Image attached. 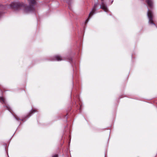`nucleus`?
<instances>
[{"mask_svg": "<svg viewBox=\"0 0 157 157\" xmlns=\"http://www.w3.org/2000/svg\"><path fill=\"white\" fill-rule=\"evenodd\" d=\"M36 0H28L29 6L26 5L22 2H12L10 5H3L0 4V10H4L10 8L15 10H19L24 8V12L28 13L35 11L34 6L36 4Z\"/></svg>", "mask_w": 157, "mask_h": 157, "instance_id": "nucleus-1", "label": "nucleus"}, {"mask_svg": "<svg viewBox=\"0 0 157 157\" xmlns=\"http://www.w3.org/2000/svg\"><path fill=\"white\" fill-rule=\"evenodd\" d=\"M147 15L148 17L149 21L148 23L149 24L151 25H154L155 26L156 25L154 23L153 19V15L152 12L149 10L147 12Z\"/></svg>", "mask_w": 157, "mask_h": 157, "instance_id": "nucleus-2", "label": "nucleus"}, {"mask_svg": "<svg viewBox=\"0 0 157 157\" xmlns=\"http://www.w3.org/2000/svg\"><path fill=\"white\" fill-rule=\"evenodd\" d=\"M37 110L36 109H32L28 114H27L25 116L24 118L22 119H21V121H23L26 120V119L28 118L33 113L36 112H37Z\"/></svg>", "mask_w": 157, "mask_h": 157, "instance_id": "nucleus-3", "label": "nucleus"}, {"mask_svg": "<svg viewBox=\"0 0 157 157\" xmlns=\"http://www.w3.org/2000/svg\"><path fill=\"white\" fill-rule=\"evenodd\" d=\"M98 5V2H97V3L94 4V5L92 9V11H91V12L89 14V17H88V18L86 21L85 24H86L88 22V21L89 19H90V17L95 13L96 10V7Z\"/></svg>", "mask_w": 157, "mask_h": 157, "instance_id": "nucleus-4", "label": "nucleus"}, {"mask_svg": "<svg viewBox=\"0 0 157 157\" xmlns=\"http://www.w3.org/2000/svg\"><path fill=\"white\" fill-rule=\"evenodd\" d=\"M101 3L100 8L102 9L105 12H107L108 11L107 8L106 6L104 0H101Z\"/></svg>", "mask_w": 157, "mask_h": 157, "instance_id": "nucleus-5", "label": "nucleus"}, {"mask_svg": "<svg viewBox=\"0 0 157 157\" xmlns=\"http://www.w3.org/2000/svg\"><path fill=\"white\" fill-rule=\"evenodd\" d=\"M53 59L54 60L57 61H60L63 60L62 57L61 56L59 55L54 56L53 58Z\"/></svg>", "mask_w": 157, "mask_h": 157, "instance_id": "nucleus-6", "label": "nucleus"}, {"mask_svg": "<svg viewBox=\"0 0 157 157\" xmlns=\"http://www.w3.org/2000/svg\"><path fill=\"white\" fill-rule=\"evenodd\" d=\"M146 2L147 4L149 7L151 9L153 7V3L152 0H146Z\"/></svg>", "mask_w": 157, "mask_h": 157, "instance_id": "nucleus-7", "label": "nucleus"}, {"mask_svg": "<svg viewBox=\"0 0 157 157\" xmlns=\"http://www.w3.org/2000/svg\"><path fill=\"white\" fill-rule=\"evenodd\" d=\"M0 101L2 104H6L5 99L3 97H0Z\"/></svg>", "mask_w": 157, "mask_h": 157, "instance_id": "nucleus-8", "label": "nucleus"}, {"mask_svg": "<svg viewBox=\"0 0 157 157\" xmlns=\"http://www.w3.org/2000/svg\"><path fill=\"white\" fill-rule=\"evenodd\" d=\"M4 107H6V109H8L10 112H11L12 110L10 107L9 105H6L4 106Z\"/></svg>", "mask_w": 157, "mask_h": 157, "instance_id": "nucleus-9", "label": "nucleus"}, {"mask_svg": "<svg viewBox=\"0 0 157 157\" xmlns=\"http://www.w3.org/2000/svg\"><path fill=\"white\" fill-rule=\"evenodd\" d=\"M52 157H58V155L57 154H55L53 155Z\"/></svg>", "mask_w": 157, "mask_h": 157, "instance_id": "nucleus-10", "label": "nucleus"}, {"mask_svg": "<svg viewBox=\"0 0 157 157\" xmlns=\"http://www.w3.org/2000/svg\"><path fill=\"white\" fill-rule=\"evenodd\" d=\"M66 2L67 3H68V4L69 5H70L71 4V2H70V0H69L68 1H66Z\"/></svg>", "mask_w": 157, "mask_h": 157, "instance_id": "nucleus-11", "label": "nucleus"}, {"mask_svg": "<svg viewBox=\"0 0 157 157\" xmlns=\"http://www.w3.org/2000/svg\"><path fill=\"white\" fill-rule=\"evenodd\" d=\"M15 118L17 121L21 120V119L17 117H15Z\"/></svg>", "mask_w": 157, "mask_h": 157, "instance_id": "nucleus-12", "label": "nucleus"}, {"mask_svg": "<svg viewBox=\"0 0 157 157\" xmlns=\"http://www.w3.org/2000/svg\"><path fill=\"white\" fill-rule=\"evenodd\" d=\"M2 14V12L0 11V16Z\"/></svg>", "mask_w": 157, "mask_h": 157, "instance_id": "nucleus-13", "label": "nucleus"}]
</instances>
